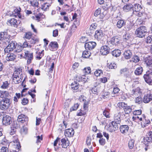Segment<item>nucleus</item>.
Segmentation results:
<instances>
[{"instance_id": "obj_1", "label": "nucleus", "mask_w": 152, "mask_h": 152, "mask_svg": "<svg viewBox=\"0 0 152 152\" xmlns=\"http://www.w3.org/2000/svg\"><path fill=\"white\" fill-rule=\"evenodd\" d=\"M17 52H20L18 55H20L21 58H23L27 59V63L28 64L31 63L33 58V53L28 51L22 50L21 52L19 50H16Z\"/></svg>"}, {"instance_id": "obj_2", "label": "nucleus", "mask_w": 152, "mask_h": 152, "mask_svg": "<svg viewBox=\"0 0 152 152\" xmlns=\"http://www.w3.org/2000/svg\"><path fill=\"white\" fill-rule=\"evenodd\" d=\"M147 33L146 28L144 26H140L136 29L135 34L137 37L142 38L145 37Z\"/></svg>"}, {"instance_id": "obj_3", "label": "nucleus", "mask_w": 152, "mask_h": 152, "mask_svg": "<svg viewBox=\"0 0 152 152\" xmlns=\"http://www.w3.org/2000/svg\"><path fill=\"white\" fill-rule=\"evenodd\" d=\"M11 100L8 98L3 99L0 102V108L3 110H5L10 107Z\"/></svg>"}, {"instance_id": "obj_4", "label": "nucleus", "mask_w": 152, "mask_h": 152, "mask_svg": "<svg viewBox=\"0 0 152 152\" xmlns=\"http://www.w3.org/2000/svg\"><path fill=\"white\" fill-rule=\"evenodd\" d=\"M143 77L145 81L150 85L151 83V79L152 78V69L149 67V70L146 72V74L144 75Z\"/></svg>"}, {"instance_id": "obj_5", "label": "nucleus", "mask_w": 152, "mask_h": 152, "mask_svg": "<svg viewBox=\"0 0 152 152\" xmlns=\"http://www.w3.org/2000/svg\"><path fill=\"white\" fill-rule=\"evenodd\" d=\"M121 41V37H120L116 36L111 38L110 40L109 41V43H110L113 45L116 46L119 44Z\"/></svg>"}, {"instance_id": "obj_6", "label": "nucleus", "mask_w": 152, "mask_h": 152, "mask_svg": "<svg viewBox=\"0 0 152 152\" xmlns=\"http://www.w3.org/2000/svg\"><path fill=\"white\" fill-rule=\"evenodd\" d=\"M16 48L15 44L13 42H11L4 50L5 53H8L12 51Z\"/></svg>"}, {"instance_id": "obj_7", "label": "nucleus", "mask_w": 152, "mask_h": 152, "mask_svg": "<svg viewBox=\"0 0 152 152\" xmlns=\"http://www.w3.org/2000/svg\"><path fill=\"white\" fill-rule=\"evenodd\" d=\"M118 127V124L112 121L109 124L108 129L110 132H112L116 130Z\"/></svg>"}, {"instance_id": "obj_8", "label": "nucleus", "mask_w": 152, "mask_h": 152, "mask_svg": "<svg viewBox=\"0 0 152 152\" xmlns=\"http://www.w3.org/2000/svg\"><path fill=\"white\" fill-rule=\"evenodd\" d=\"M152 101V94L150 92L145 94L143 98V101L144 103H147Z\"/></svg>"}, {"instance_id": "obj_9", "label": "nucleus", "mask_w": 152, "mask_h": 152, "mask_svg": "<svg viewBox=\"0 0 152 152\" xmlns=\"http://www.w3.org/2000/svg\"><path fill=\"white\" fill-rule=\"evenodd\" d=\"M121 113L119 111H118V112L114 115V121H113L115 122L117 124H120L121 122Z\"/></svg>"}, {"instance_id": "obj_10", "label": "nucleus", "mask_w": 152, "mask_h": 152, "mask_svg": "<svg viewBox=\"0 0 152 152\" xmlns=\"http://www.w3.org/2000/svg\"><path fill=\"white\" fill-rule=\"evenodd\" d=\"M110 51V48L106 45L102 46L100 49V52L103 55H107L109 53Z\"/></svg>"}, {"instance_id": "obj_11", "label": "nucleus", "mask_w": 152, "mask_h": 152, "mask_svg": "<svg viewBox=\"0 0 152 152\" xmlns=\"http://www.w3.org/2000/svg\"><path fill=\"white\" fill-rule=\"evenodd\" d=\"M96 45V43L94 42H88L85 43V47L86 49L91 50L94 49Z\"/></svg>"}, {"instance_id": "obj_12", "label": "nucleus", "mask_w": 152, "mask_h": 152, "mask_svg": "<svg viewBox=\"0 0 152 152\" xmlns=\"http://www.w3.org/2000/svg\"><path fill=\"white\" fill-rule=\"evenodd\" d=\"M11 118L8 115L4 116L2 119L3 124L5 125H10L11 124Z\"/></svg>"}, {"instance_id": "obj_13", "label": "nucleus", "mask_w": 152, "mask_h": 152, "mask_svg": "<svg viewBox=\"0 0 152 152\" xmlns=\"http://www.w3.org/2000/svg\"><path fill=\"white\" fill-rule=\"evenodd\" d=\"M12 142L14 143V145H16V149H19L20 148V144L18 142V140L17 136H12Z\"/></svg>"}, {"instance_id": "obj_14", "label": "nucleus", "mask_w": 152, "mask_h": 152, "mask_svg": "<svg viewBox=\"0 0 152 152\" xmlns=\"http://www.w3.org/2000/svg\"><path fill=\"white\" fill-rule=\"evenodd\" d=\"M103 36V34L102 31L96 30L95 31L94 34V37L96 39L98 40H99L102 39V37Z\"/></svg>"}, {"instance_id": "obj_15", "label": "nucleus", "mask_w": 152, "mask_h": 152, "mask_svg": "<svg viewBox=\"0 0 152 152\" xmlns=\"http://www.w3.org/2000/svg\"><path fill=\"white\" fill-rule=\"evenodd\" d=\"M74 134V131L72 129H69L65 130V135L66 136L71 137L73 136Z\"/></svg>"}, {"instance_id": "obj_16", "label": "nucleus", "mask_w": 152, "mask_h": 152, "mask_svg": "<svg viewBox=\"0 0 152 152\" xmlns=\"http://www.w3.org/2000/svg\"><path fill=\"white\" fill-rule=\"evenodd\" d=\"M28 120V118L25 115L21 114L18 115V122L23 123Z\"/></svg>"}, {"instance_id": "obj_17", "label": "nucleus", "mask_w": 152, "mask_h": 152, "mask_svg": "<svg viewBox=\"0 0 152 152\" xmlns=\"http://www.w3.org/2000/svg\"><path fill=\"white\" fill-rule=\"evenodd\" d=\"M23 77L22 76H16L13 75L12 80L13 82L16 84H18L20 83L22 80Z\"/></svg>"}, {"instance_id": "obj_18", "label": "nucleus", "mask_w": 152, "mask_h": 152, "mask_svg": "<svg viewBox=\"0 0 152 152\" xmlns=\"http://www.w3.org/2000/svg\"><path fill=\"white\" fill-rule=\"evenodd\" d=\"M21 10V9L20 7L16 8L14 10L13 13L14 14V16L15 17L18 16L19 18H20L22 17L20 14Z\"/></svg>"}, {"instance_id": "obj_19", "label": "nucleus", "mask_w": 152, "mask_h": 152, "mask_svg": "<svg viewBox=\"0 0 152 152\" xmlns=\"http://www.w3.org/2000/svg\"><path fill=\"white\" fill-rule=\"evenodd\" d=\"M132 53L129 50H125L124 53V58L128 59H130L132 56Z\"/></svg>"}, {"instance_id": "obj_20", "label": "nucleus", "mask_w": 152, "mask_h": 152, "mask_svg": "<svg viewBox=\"0 0 152 152\" xmlns=\"http://www.w3.org/2000/svg\"><path fill=\"white\" fill-rule=\"evenodd\" d=\"M131 93L132 95L133 96L134 95L135 96H137L138 95H140L141 94V92L140 88L139 87H137L136 88L133 89Z\"/></svg>"}, {"instance_id": "obj_21", "label": "nucleus", "mask_w": 152, "mask_h": 152, "mask_svg": "<svg viewBox=\"0 0 152 152\" xmlns=\"http://www.w3.org/2000/svg\"><path fill=\"white\" fill-rule=\"evenodd\" d=\"M129 129V127L127 125H124L121 126L120 129L121 132L123 134L126 133Z\"/></svg>"}, {"instance_id": "obj_22", "label": "nucleus", "mask_w": 152, "mask_h": 152, "mask_svg": "<svg viewBox=\"0 0 152 152\" xmlns=\"http://www.w3.org/2000/svg\"><path fill=\"white\" fill-rule=\"evenodd\" d=\"M17 23V20L16 19L12 18L10 20H8L7 24L8 25L13 26H15Z\"/></svg>"}, {"instance_id": "obj_23", "label": "nucleus", "mask_w": 152, "mask_h": 152, "mask_svg": "<svg viewBox=\"0 0 152 152\" xmlns=\"http://www.w3.org/2000/svg\"><path fill=\"white\" fill-rule=\"evenodd\" d=\"M10 96L8 92L5 91H0V97L7 98Z\"/></svg>"}, {"instance_id": "obj_24", "label": "nucleus", "mask_w": 152, "mask_h": 152, "mask_svg": "<svg viewBox=\"0 0 152 152\" xmlns=\"http://www.w3.org/2000/svg\"><path fill=\"white\" fill-rule=\"evenodd\" d=\"M62 142L61 145L63 148H66L69 145V141L67 140L64 138H62L61 140Z\"/></svg>"}, {"instance_id": "obj_25", "label": "nucleus", "mask_w": 152, "mask_h": 152, "mask_svg": "<svg viewBox=\"0 0 152 152\" xmlns=\"http://www.w3.org/2000/svg\"><path fill=\"white\" fill-rule=\"evenodd\" d=\"M16 58V56L12 53H10L7 54L6 58V60L8 61H13Z\"/></svg>"}, {"instance_id": "obj_26", "label": "nucleus", "mask_w": 152, "mask_h": 152, "mask_svg": "<svg viewBox=\"0 0 152 152\" xmlns=\"http://www.w3.org/2000/svg\"><path fill=\"white\" fill-rule=\"evenodd\" d=\"M22 69L21 67L19 68L16 69L14 72L13 75L15 76H22Z\"/></svg>"}, {"instance_id": "obj_27", "label": "nucleus", "mask_w": 152, "mask_h": 152, "mask_svg": "<svg viewBox=\"0 0 152 152\" xmlns=\"http://www.w3.org/2000/svg\"><path fill=\"white\" fill-rule=\"evenodd\" d=\"M145 62L147 65L151 69H152V67L151 66L152 64V59L150 57L148 58H146L145 59Z\"/></svg>"}, {"instance_id": "obj_28", "label": "nucleus", "mask_w": 152, "mask_h": 152, "mask_svg": "<svg viewBox=\"0 0 152 152\" xmlns=\"http://www.w3.org/2000/svg\"><path fill=\"white\" fill-rule=\"evenodd\" d=\"M50 4L49 3H44L39 7V9L41 8L42 10L44 11H46L48 9L49 7L50 6Z\"/></svg>"}, {"instance_id": "obj_29", "label": "nucleus", "mask_w": 152, "mask_h": 152, "mask_svg": "<svg viewBox=\"0 0 152 152\" xmlns=\"http://www.w3.org/2000/svg\"><path fill=\"white\" fill-rule=\"evenodd\" d=\"M142 9V7L139 4H135L133 6V10L134 11L139 12Z\"/></svg>"}, {"instance_id": "obj_30", "label": "nucleus", "mask_w": 152, "mask_h": 152, "mask_svg": "<svg viewBox=\"0 0 152 152\" xmlns=\"http://www.w3.org/2000/svg\"><path fill=\"white\" fill-rule=\"evenodd\" d=\"M133 9V5L131 4H128L124 6L123 10L126 12H128Z\"/></svg>"}, {"instance_id": "obj_31", "label": "nucleus", "mask_w": 152, "mask_h": 152, "mask_svg": "<svg viewBox=\"0 0 152 152\" xmlns=\"http://www.w3.org/2000/svg\"><path fill=\"white\" fill-rule=\"evenodd\" d=\"M79 87V84L76 81L73 82L71 85V87L72 89L74 90H77L78 89Z\"/></svg>"}, {"instance_id": "obj_32", "label": "nucleus", "mask_w": 152, "mask_h": 152, "mask_svg": "<svg viewBox=\"0 0 152 152\" xmlns=\"http://www.w3.org/2000/svg\"><path fill=\"white\" fill-rule=\"evenodd\" d=\"M49 46L50 49L58 48V45L56 42H52L50 43Z\"/></svg>"}, {"instance_id": "obj_33", "label": "nucleus", "mask_w": 152, "mask_h": 152, "mask_svg": "<svg viewBox=\"0 0 152 152\" xmlns=\"http://www.w3.org/2000/svg\"><path fill=\"white\" fill-rule=\"evenodd\" d=\"M125 24V23L123 20H120L117 22L116 26L118 28H120L124 26Z\"/></svg>"}, {"instance_id": "obj_34", "label": "nucleus", "mask_w": 152, "mask_h": 152, "mask_svg": "<svg viewBox=\"0 0 152 152\" xmlns=\"http://www.w3.org/2000/svg\"><path fill=\"white\" fill-rule=\"evenodd\" d=\"M121 52V51L118 49L115 50L112 52V55L115 57H118L119 56Z\"/></svg>"}, {"instance_id": "obj_35", "label": "nucleus", "mask_w": 152, "mask_h": 152, "mask_svg": "<svg viewBox=\"0 0 152 152\" xmlns=\"http://www.w3.org/2000/svg\"><path fill=\"white\" fill-rule=\"evenodd\" d=\"M142 68L141 66H139L135 70L134 73L136 75H139L142 73Z\"/></svg>"}, {"instance_id": "obj_36", "label": "nucleus", "mask_w": 152, "mask_h": 152, "mask_svg": "<svg viewBox=\"0 0 152 152\" xmlns=\"http://www.w3.org/2000/svg\"><path fill=\"white\" fill-rule=\"evenodd\" d=\"M91 55V53L90 52L86 50L84 51L83 53L82 57L84 58H88Z\"/></svg>"}, {"instance_id": "obj_37", "label": "nucleus", "mask_w": 152, "mask_h": 152, "mask_svg": "<svg viewBox=\"0 0 152 152\" xmlns=\"http://www.w3.org/2000/svg\"><path fill=\"white\" fill-rule=\"evenodd\" d=\"M43 50L40 52H37L36 53V58L38 60L40 59L43 56L44 53H43Z\"/></svg>"}, {"instance_id": "obj_38", "label": "nucleus", "mask_w": 152, "mask_h": 152, "mask_svg": "<svg viewBox=\"0 0 152 152\" xmlns=\"http://www.w3.org/2000/svg\"><path fill=\"white\" fill-rule=\"evenodd\" d=\"M8 35L6 32L0 33V40H3L7 38Z\"/></svg>"}, {"instance_id": "obj_39", "label": "nucleus", "mask_w": 152, "mask_h": 152, "mask_svg": "<svg viewBox=\"0 0 152 152\" xmlns=\"http://www.w3.org/2000/svg\"><path fill=\"white\" fill-rule=\"evenodd\" d=\"M124 111L126 114H129L132 111V106H128L127 105L124 109Z\"/></svg>"}, {"instance_id": "obj_40", "label": "nucleus", "mask_w": 152, "mask_h": 152, "mask_svg": "<svg viewBox=\"0 0 152 152\" xmlns=\"http://www.w3.org/2000/svg\"><path fill=\"white\" fill-rule=\"evenodd\" d=\"M134 140L133 139L130 140L128 143V146L130 149H132L134 145Z\"/></svg>"}, {"instance_id": "obj_41", "label": "nucleus", "mask_w": 152, "mask_h": 152, "mask_svg": "<svg viewBox=\"0 0 152 152\" xmlns=\"http://www.w3.org/2000/svg\"><path fill=\"white\" fill-rule=\"evenodd\" d=\"M143 140V142L145 144H147L148 143L152 141L151 138L149 136L144 137Z\"/></svg>"}, {"instance_id": "obj_42", "label": "nucleus", "mask_w": 152, "mask_h": 152, "mask_svg": "<svg viewBox=\"0 0 152 152\" xmlns=\"http://www.w3.org/2000/svg\"><path fill=\"white\" fill-rule=\"evenodd\" d=\"M83 71L85 74H89L91 72V69L90 67H87L83 69Z\"/></svg>"}, {"instance_id": "obj_43", "label": "nucleus", "mask_w": 152, "mask_h": 152, "mask_svg": "<svg viewBox=\"0 0 152 152\" xmlns=\"http://www.w3.org/2000/svg\"><path fill=\"white\" fill-rule=\"evenodd\" d=\"M79 106V104L78 103L75 104L74 105L72 106L70 109V112L76 110Z\"/></svg>"}, {"instance_id": "obj_44", "label": "nucleus", "mask_w": 152, "mask_h": 152, "mask_svg": "<svg viewBox=\"0 0 152 152\" xmlns=\"http://www.w3.org/2000/svg\"><path fill=\"white\" fill-rule=\"evenodd\" d=\"M127 104H126L124 102H120L118 104V106L120 108H123L124 109L126 106Z\"/></svg>"}, {"instance_id": "obj_45", "label": "nucleus", "mask_w": 152, "mask_h": 152, "mask_svg": "<svg viewBox=\"0 0 152 152\" xmlns=\"http://www.w3.org/2000/svg\"><path fill=\"white\" fill-rule=\"evenodd\" d=\"M139 61L140 59L136 55H135L132 58L131 61L133 62L137 63Z\"/></svg>"}, {"instance_id": "obj_46", "label": "nucleus", "mask_w": 152, "mask_h": 152, "mask_svg": "<svg viewBox=\"0 0 152 152\" xmlns=\"http://www.w3.org/2000/svg\"><path fill=\"white\" fill-rule=\"evenodd\" d=\"M135 101L136 103L140 104L142 102V98L140 96H138L136 98Z\"/></svg>"}, {"instance_id": "obj_47", "label": "nucleus", "mask_w": 152, "mask_h": 152, "mask_svg": "<svg viewBox=\"0 0 152 152\" xmlns=\"http://www.w3.org/2000/svg\"><path fill=\"white\" fill-rule=\"evenodd\" d=\"M1 144L3 145L8 146V147H9V143L8 141L5 138H4L2 140Z\"/></svg>"}, {"instance_id": "obj_48", "label": "nucleus", "mask_w": 152, "mask_h": 152, "mask_svg": "<svg viewBox=\"0 0 152 152\" xmlns=\"http://www.w3.org/2000/svg\"><path fill=\"white\" fill-rule=\"evenodd\" d=\"M82 75H81L79 74H77L75 76V79L78 82L81 81L82 80Z\"/></svg>"}, {"instance_id": "obj_49", "label": "nucleus", "mask_w": 152, "mask_h": 152, "mask_svg": "<svg viewBox=\"0 0 152 152\" xmlns=\"http://www.w3.org/2000/svg\"><path fill=\"white\" fill-rule=\"evenodd\" d=\"M145 42L147 43H152V36H148L145 39Z\"/></svg>"}, {"instance_id": "obj_50", "label": "nucleus", "mask_w": 152, "mask_h": 152, "mask_svg": "<svg viewBox=\"0 0 152 152\" xmlns=\"http://www.w3.org/2000/svg\"><path fill=\"white\" fill-rule=\"evenodd\" d=\"M97 88L96 86H95L94 88H92L91 89H90V93H92L95 94L97 93Z\"/></svg>"}, {"instance_id": "obj_51", "label": "nucleus", "mask_w": 152, "mask_h": 152, "mask_svg": "<svg viewBox=\"0 0 152 152\" xmlns=\"http://www.w3.org/2000/svg\"><path fill=\"white\" fill-rule=\"evenodd\" d=\"M101 9L99 8L95 11L94 13V15L96 17H97L101 13Z\"/></svg>"}, {"instance_id": "obj_52", "label": "nucleus", "mask_w": 152, "mask_h": 152, "mask_svg": "<svg viewBox=\"0 0 152 152\" xmlns=\"http://www.w3.org/2000/svg\"><path fill=\"white\" fill-rule=\"evenodd\" d=\"M108 67L110 69H115L116 68L117 66L115 63H111L110 64Z\"/></svg>"}, {"instance_id": "obj_53", "label": "nucleus", "mask_w": 152, "mask_h": 152, "mask_svg": "<svg viewBox=\"0 0 152 152\" xmlns=\"http://www.w3.org/2000/svg\"><path fill=\"white\" fill-rule=\"evenodd\" d=\"M102 74V72L101 70H96L94 72V75L96 77L99 76L101 74Z\"/></svg>"}, {"instance_id": "obj_54", "label": "nucleus", "mask_w": 152, "mask_h": 152, "mask_svg": "<svg viewBox=\"0 0 152 152\" xmlns=\"http://www.w3.org/2000/svg\"><path fill=\"white\" fill-rule=\"evenodd\" d=\"M8 82L7 81H6L3 83V84L1 86V87L3 89H5L7 88L8 86Z\"/></svg>"}, {"instance_id": "obj_55", "label": "nucleus", "mask_w": 152, "mask_h": 152, "mask_svg": "<svg viewBox=\"0 0 152 152\" xmlns=\"http://www.w3.org/2000/svg\"><path fill=\"white\" fill-rule=\"evenodd\" d=\"M133 118L134 120H135V121H137L138 120H140V121L143 120V118H142V117L140 115L139 116H137L135 117H133Z\"/></svg>"}, {"instance_id": "obj_56", "label": "nucleus", "mask_w": 152, "mask_h": 152, "mask_svg": "<svg viewBox=\"0 0 152 152\" xmlns=\"http://www.w3.org/2000/svg\"><path fill=\"white\" fill-rule=\"evenodd\" d=\"M142 113V111L140 110H136L134 111L133 113L134 115H140Z\"/></svg>"}, {"instance_id": "obj_57", "label": "nucleus", "mask_w": 152, "mask_h": 152, "mask_svg": "<svg viewBox=\"0 0 152 152\" xmlns=\"http://www.w3.org/2000/svg\"><path fill=\"white\" fill-rule=\"evenodd\" d=\"M86 114V113L85 112L80 110L79 112L77 113V115L78 116H83L85 115Z\"/></svg>"}, {"instance_id": "obj_58", "label": "nucleus", "mask_w": 152, "mask_h": 152, "mask_svg": "<svg viewBox=\"0 0 152 152\" xmlns=\"http://www.w3.org/2000/svg\"><path fill=\"white\" fill-rule=\"evenodd\" d=\"M1 152H8V147L3 146L1 148Z\"/></svg>"}, {"instance_id": "obj_59", "label": "nucleus", "mask_w": 152, "mask_h": 152, "mask_svg": "<svg viewBox=\"0 0 152 152\" xmlns=\"http://www.w3.org/2000/svg\"><path fill=\"white\" fill-rule=\"evenodd\" d=\"M32 36L31 33L29 32L26 33L25 36V37L28 39H30Z\"/></svg>"}, {"instance_id": "obj_60", "label": "nucleus", "mask_w": 152, "mask_h": 152, "mask_svg": "<svg viewBox=\"0 0 152 152\" xmlns=\"http://www.w3.org/2000/svg\"><path fill=\"white\" fill-rule=\"evenodd\" d=\"M97 26V24L96 23H93L91 25L90 28L91 30H94L96 28Z\"/></svg>"}, {"instance_id": "obj_61", "label": "nucleus", "mask_w": 152, "mask_h": 152, "mask_svg": "<svg viewBox=\"0 0 152 152\" xmlns=\"http://www.w3.org/2000/svg\"><path fill=\"white\" fill-rule=\"evenodd\" d=\"M99 142L100 145H104L105 143V140L103 138L100 139L99 140Z\"/></svg>"}, {"instance_id": "obj_62", "label": "nucleus", "mask_w": 152, "mask_h": 152, "mask_svg": "<svg viewBox=\"0 0 152 152\" xmlns=\"http://www.w3.org/2000/svg\"><path fill=\"white\" fill-rule=\"evenodd\" d=\"M37 138L36 143H39L40 142V141L42 140V135H41V136H37L36 137Z\"/></svg>"}, {"instance_id": "obj_63", "label": "nucleus", "mask_w": 152, "mask_h": 152, "mask_svg": "<svg viewBox=\"0 0 152 152\" xmlns=\"http://www.w3.org/2000/svg\"><path fill=\"white\" fill-rule=\"evenodd\" d=\"M31 4L33 6L37 7L38 6V3L36 1H33L31 2Z\"/></svg>"}, {"instance_id": "obj_64", "label": "nucleus", "mask_w": 152, "mask_h": 152, "mask_svg": "<svg viewBox=\"0 0 152 152\" xmlns=\"http://www.w3.org/2000/svg\"><path fill=\"white\" fill-rule=\"evenodd\" d=\"M103 114L104 115L106 118H109V112L106 110H104L103 112Z\"/></svg>"}]
</instances>
